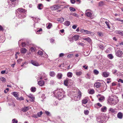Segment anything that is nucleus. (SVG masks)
Segmentation results:
<instances>
[{
    "label": "nucleus",
    "instance_id": "4d7b16f0",
    "mask_svg": "<svg viewBox=\"0 0 123 123\" xmlns=\"http://www.w3.org/2000/svg\"><path fill=\"white\" fill-rule=\"evenodd\" d=\"M54 83V81L53 80H52L50 81V84L52 85H53Z\"/></svg>",
    "mask_w": 123,
    "mask_h": 123
},
{
    "label": "nucleus",
    "instance_id": "a18cd8bd",
    "mask_svg": "<svg viewBox=\"0 0 123 123\" xmlns=\"http://www.w3.org/2000/svg\"><path fill=\"white\" fill-rule=\"evenodd\" d=\"M12 122L13 123H18V121L17 120H16V119H13L12 120Z\"/></svg>",
    "mask_w": 123,
    "mask_h": 123
},
{
    "label": "nucleus",
    "instance_id": "49530a36",
    "mask_svg": "<svg viewBox=\"0 0 123 123\" xmlns=\"http://www.w3.org/2000/svg\"><path fill=\"white\" fill-rule=\"evenodd\" d=\"M42 111H40L39 112H38L37 113V116L38 117H40L42 115Z\"/></svg>",
    "mask_w": 123,
    "mask_h": 123
},
{
    "label": "nucleus",
    "instance_id": "5fc2aeb1",
    "mask_svg": "<svg viewBox=\"0 0 123 123\" xmlns=\"http://www.w3.org/2000/svg\"><path fill=\"white\" fill-rule=\"evenodd\" d=\"M70 1L71 3L72 4H74L76 2L75 0H70Z\"/></svg>",
    "mask_w": 123,
    "mask_h": 123
},
{
    "label": "nucleus",
    "instance_id": "680f3d73",
    "mask_svg": "<svg viewBox=\"0 0 123 123\" xmlns=\"http://www.w3.org/2000/svg\"><path fill=\"white\" fill-rule=\"evenodd\" d=\"M50 41L51 43H52L55 41V40L53 39H50Z\"/></svg>",
    "mask_w": 123,
    "mask_h": 123
},
{
    "label": "nucleus",
    "instance_id": "9b49d317",
    "mask_svg": "<svg viewBox=\"0 0 123 123\" xmlns=\"http://www.w3.org/2000/svg\"><path fill=\"white\" fill-rule=\"evenodd\" d=\"M30 106H27L24 107L22 109V111L24 112H25L30 109Z\"/></svg>",
    "mask_w": 123,
    "mask_h": 123
},
{
    "label": "nucleus",
    "instance_id": "7c9ffc66",
    "mask_svg": "<svg viewBox=\"0 0 123 123\" xmlns=\"http://www.w3.org/2000/svg\"><path fill=\"white\" fill-rule=\"evenodd\" d=\"M70 23L69 21H66L64 23L65 25L66 26H68L70 25Z\"/></svg>",
    "mask_w": 123,
    "mask_h": 123
},
{
    "label": "nucleus",
    "instance_id": "69168bd1",
    "mask_svg": "<svg viewBox=\"0 0 123 123\" xmlns=\"http://www.w3.org/2000/svg\"><path fill=\"white\" fill-rule=\"evenodd\" d=\"M86 77L88 79H90V77L89 75V74H87L86 76Z\"/></svg>",
    "mask_w": 123,
    "mask_h": 123
},
{
    "label": "nucleus",
    "instance_id": "393cba45",
    "mask_svg": "<svg viewBox=\"0 0 123 123\" xmlns=\"http://www.w3.org/2000/svg\"><path fill=\"white\" fill-rule=\"evenodd\" d=\"M49 75L51 77H54L55 75V73L53 71H51L49 73Z\"/></svg>",
    "mask_w": 123,
    "mask_h": 123
},
{
    "label": "nucleus",
    "instance_id": "0eeeda50",
    "mask_svg": "<svg viewBox=\"0 0 123 123\" xmlns=\"http://www.w3.org/2000/svg\"><path fill=\"white\" fill-rule=\"evenodd\" d=\"M115 109H113L112 108H110L109 109V112L110 113H115L116 112Z\"/></svg>",
    "mask_w": 123,
    "mask_h": 123
},
{
    "label": "nucleus",
    "instance_id": "2f4dec72",
    "mask_svg": "<svg viewBox=\"0 0 123 123\" xmlns=\"http://www.w3.org/2000/svg\"><path fill=\"white\" fill-rule=\"evenodd\" d=\"M83 39L84 40H86L89 43L90 42L91 40V39L89 37L84 38Z\"/></svg>",
    "mask_w": 123,
    "mask_h": 123
},
{
    "label": "nucleus",
    "instance_id": "f704fd0d",
    "mask_svg": "<svg viewBox=\"0 0 123 123\" xmlns=\"http://www.w3.org/2000/svg\"><path fill=\"white\" fill-rule=\"evenodd\" d=\"M92 33V32L90 31H88L87 30H85V34H90Z\"/></svg>",
    "mask_w": 123,
    "mask_h": 123
},
{
    "label": "nucleus",
    "instance_id": "f3484780",
    "mask_svg": "<svg viewBox=\"0 0 123 123\" xmlns=\"http://www.w3.org/2000/svg\"><path fill=\"white\" fill-rule=\"evenodd\" d=\"M88 101L87 98H84L82 100V103L84 104H86L87 103Z\"/></svg>",
    "mask_w": 123,
    "mask_h": 123
},
{
    "label": "nucleus",
    "instance_id": "ddd939ff",
    "mask_svg": "<svg viewBox=\"0 0 123 123\" xmlns=\"http://www.w3.org/2000/svg\"><path fill=\"white\" fill-rule=\"evenodd\" d=\"M79 37L78 35H75L72 37V39L73 40L76 41L78 39Z\"/></svg>",
    "mask_w": 123,
    "mask_h": 123
},
{
    "label": "nucleus",
    "instance_id": "864d4df0",
    "mask_svg": "<svg viewBox=\"0 0 123 123\" xmlns=\"http://www.w3.org/2000/svg\"><path fill=\"white\" fill-rule=\"evenodd\" d=\"M23 61V60L22 59H20L17 60V62L18 63H19L20 62H22Z\"/></svg>",
    "mask_w": 123,
    "mask_h": 123
},
{
    "label": "nucleus",
    "instance_id": "37998d69",
    "mask_svg": "<svg viewBox=\"0 0 123 123\" xmlns=\"http://www.w3.org/2000/svg\"><path fill=\"white\" fill-rule=\"evenodd\" d=\"M52 26V24H51L49 23L47 27V28L48 29H50L51 28V26Z\"/></svg>",
    "mask_w": 123,
    "mask_h": 123
},
{
    "label": "nucleus",
    "instance_id": "79ce46f5",
    "mask_svg": "<svg viewBox=\"0 0 123 123\" xmlns=\"http://www.w3.org/2000/svg\"><path fill=\"white\" fill-rule=\"evenodd\" d=\"M118 102V101L117 99V100H114V101L112 102V103L114 105H115L117 104Z\"/></svg>",
    "mask_w": 123,
    "mask_h": 123
},
{
    "label": "nucleus",
    "instance_id": "0e129e2a",
    "mask_svg": "<svg viewBox=\"0 0 123 123\" xmlns=\"http://www.w3.org/2000/svg\"><path fill=\"white\" fill-rule=\"evenodd\" d=\"M71 15H72L74 16H76L77 15V14L75 13H71Z\"/></svg>",
    "mask_w": 123,
    "mask_h": 123
},
{
    "label": "nucleus",
    "instance_id": "6ab92c4d",
    "mask_svg": "<svg viewBox=\"0 0 123 123\" xmlns=\"http://www.w3.org/2000/svg\"><path fill=\"white\" fill-rule=\"evenodd\" d=\"M88 92L90 94H92L94 93V91L93 89L88 90Z\"/></svg>",
    "mask_w": 123,
    "mask_h": 123
},
{
    "label": "nucleus",
    "instance_id": "5701e85b",
    "mask_svg": "<svg viewBox=\"0 0 123 123\" xmlns=\"http://www.w3.org/2000/svg\"><path fill=\"white\" fill-rule=\"evenodd\" d=\"M62 74L61 73H59L57 75V78L59 79H61L62 78Z\"/></svg>",
    "mask_w": 123,
    "mask_h": 123
},
{
    "label": "nucleus",
    "instance_id": "1a4fd4ad",
    "mask_svg": "<svg viewBox=\"0 0 123 123\" xmlns=\"http://www.w3.org/2000/svg\"><path fill=\"white\" fill-rule=\"evenodd\" d=\"M88 10H86L85 12L86 16L88 17H92V14L90 12H88Z\"/></svg>",
    "mask_w": 123,
    "mask_h": 123
},
{
    "label": "nucleus",
    "instance_id": "052dcab7",
    "mask_svg": "<svg viewBox=\"0 0 123 123\" xmlns=\"http://www.w3.org/2000/svg\"><path fill=\"white\" fill-rule=\"evenodd\" d=\"M78 44L81 46H83L84 45V44L82 43H79Z\"/></svg>",
    "mask_w": 123,
    "mask_h": 123
},
{
    "label": "nucleus",
    "instance_id": "bf43d9fd",
    "mask_svg": "<svg viewBox=\"0 0 123 123\" xmlns=\"http://www.w3.org/2000/svg\"><path fill=\"white\" fill-rule=\"evenodd\" d=\"M77 27V25H74L72 27V28L74 29H75Z\"/></svg>",
    "mask_w": 123,
    "mask_h": 123
},
{
    "label": "nucleus",
    "instance_id": "bb28decb",
    "mask_svg": "<svg viewBox=\"0 0 123 123\" xmlns=\"http://www.w3.org/2000/svg\"><path fill=\"white\" fill-rule=\"evenodd\" d=\"M26 49L25 48H22L21 49V52L22 53H24L26 52Z\"/></svg>",
    "mask_w": 123,
    "mask_h": 123
},
{
    "label": "nucleus",
    "instance_id": "58836bf2",
    "mask_svg": "<svg viewBox=\"0 0 123 123\" xmlns=\"http://www.w3.org/2000/svg\"><path fill=\"white\" fill-rule=\"evenodd\" d=\"M37 53L38 54L40 55H43V52L42 51H39Z\"/></svg>",
    "mask_w": 123,
    "mask_h": 123
},
{
    "label": "nucleus",
    "instance_id": "b1692460",
    "mask_svg": "<svg viewBox=\"0 0 123 123\" xmlns=\"http://www.w3.org/2000/svg\"><path fill=\"white\" fill-rule=\"evenodd\" d=\"M12 95L16 98H17L18 96V94L17 92H14L12 93Z\"/></svg>",
    "mask_w": 123,
    "mask_h": 123
},
{
    "label": "nucleus",
    "instance_id": "de8ad7c7",
    "mask_svg": "<svg viewBox=\"0 0 123 123\" xmlns=\"http://www.w3.org/2000/svg\"><path fill=\"white\" fill-rule=\"evenodd\" d=\"M31 49L32 51H34L36 50V48L35 47H31Z\"/></svg>",
    "mask_w": 123,
    "mask_h": 123
},
{
    "label": "nucleus",
    "instance_id": "a211bd4d",
    "mask_svg": "<svg viewBox=\"0 0 123 123\" xmlns=\"http://www.w3.org/2000/svg\"><path fill=\"white\" fill-rule=\"evenodd\" d=\"M101 84L99 82H98L95 83V86L97 88L101 86Z\"/></svg>",
    "mask_w": 123,
    "mask_h": 123
},
{
    "label": "nucleus",
    "instance_id": "f257e3e1",
    "mask_svg": "<svg viewBox=\"0 0 123 123\" xmlns=\"http://www.w3.org/2000/svg\"><path fill=\"white\" fill-rule=\"evenodd\" d=\"M64 92L62 89H57L54 91V94L55 97L61 100L64 97Z\"/></svg>",
    "mask_w": 123,
    "mask_h": 123
},
{
    "label": "nucleus",
    "instance_id": "4c0bfd02",
    "mask_svg": "<svg viewBox=\"0 0 123 123\" xmlns=\"http://www.w3.org/2000/svg\"><path fill=\"white\" fill-rule=\"evenodd\" d=\"M31 18H33L32 19L33 20V21H34V22H36L35 21V20L36 19H37L38 20H40V19H39V18H35L34 17H31Z\"/></svg>",
    "mask_w": 123,
    "mask_h": 123
},
{
    "label": "nucleus",
    "instance_id": "20e7f679",
    "mask_svg": "<svg viewBox=\"0 0 123 123\" xmlns=\"http://www.w3.org/2000/svg\"><path fill=\"white\" fill-rule=\"evenodd\" d=\"M116 55L118 57H121L123 56V52L122 51L120 50H119L115 52Z\"/></svg>",
    "mask_w": 123,
    "mask_h": 123
},
{
    "label": "nucleus",
    "instance_id": "603ef678",
    "mask_svg": "<svg viewBox=\"0 0 123 123\" xmlns=\"http://www.w3.org/2000/svg\"><path fill=\"white\" fill-rule=\"evenodd\" d=\"M17 5V4L16 3V2H13L12 4V6L13 7H15Z\"/></svg>",
    "mask_w": 123,
    "mask_h": 123
},
{
    "label": "nucleus",
    "instance_id": "7ed1b4c3",
    "mask_svg": "<svg viewBox=\"0 0 123 123\" xmlns=\"http://www.w3.org/2000/svg\"><path fill=\"white\" fill-rule=\"evenodd\" d=\"M81 95V93L80 91H79L77 94L74 95V99L75 101L79 100L80 99Z\"/></svg>",
    "mask_w": 123,
    "mask_h": 123
},
{
    "label": "nucleus",
    "instance_id": "4be33fe9",
    "mask_svg": "<svg viewBox=\"0 0 123 123\" xmlns=\"http://www.w3.org/2000/svg\"><path fill=\"white\" fill-rule=\"evenodd\" d=\"M38 8L40 10H41L43 7V5L42 4H39L37 6Z\"/></svg>",
    "mask_w": 123,
    "mask_h": 123
},
{
    "label": "nucleus",
    "instance_id": "a19ab883",
    "mask_svg": "<svg viewBox=\"0 0 123 123\" xmlns=\"http://www.w3.org/2000/svg\"><path fill=\"white\" fill-rule=\"evenodd\" d=\"M0 79L1 81L4 82H5L6 81L5 79L3 77H1L0 78Z\"/></svg>",
    "mask_w": 123,
    "mask_h": 123
},
{
    "label": "nucleus",
    "instance_id": "8fccbe9b",
    "mask_svg": "<svg viewBox=\"0 0 123 123\" xmlns=\"http://www.w3.org/2000/svg\"><path fill=\"white\" fill-rule=\"evenodd\" d=\"M45 113L47 116H50V112L48 111H45Z\"/></svg>",
    "mask_w": 123,
    "mask_h": 123
},
{
    "label": "nucleus",
    "instance_id": "09e8293b",
    "mask_svg": "<svg viewBox=\"0 0 123 123\" xmlns=\"http://www.w3.org/2000/svg\"><path fill=\"white\" fill-rule=\"evenodd\" d=\"M89 113L88 111L87 110H85L84 111V113L86 115H87Z\"/></svg>",
    "mask_w": 123,
    "mask_h": 123
},
{
    "label": "nucleus",
    "instance_id": "3c124183",
    "mask_svg": "<svg viewBox=\"0 0 123 123\" xmlns=\"http://www.w3.org/2000/svg\"><path fill=\"white\" fill-rule=\"evenodd\" d=\"M119 34L123 36V31H119Z\"/></svg>",
    "mask_w": 123,
    "mask_h": 123
},
{
    "label": "nucleus",
    "instance_id": "ea45409f",
    "mask_svg": "<svg viewBox=\"0 0 123 123\" xmlns=\"http://www.w3.org/2000/svg\"><path fill=\"white\" fill-rule=\"evenodd\" d=\"M93 72L94 74L96 75L98 74L99 73L98 71L96 69H95L94 70Z\"/></svg>",
    "mask_w": 123,
    "mask_h": 123
},
{
    "label": "nucleus",
    "instance_id": "f8f14e48",
    "mask_svg": "<svg viewBox=\"0 0 123 123\" xmlns=\"http://www.w3.org/2000/svg\"><path fill=\"white\" fill-rule=\"evenodd\" d=\"M105 23L107 26V28L109 29H110L111 28L110 24H111L110 22L108 20L107 21H105Z\"/></svg>",
    "mask_w": 123,
    "mask_h": 123
},
{
    "label": "nucleus",
    "instance_id": "6e6d98bb",
    "mask_svg": "<svg viewBox=\"0 0 123 123\" xmlns=\"http://www.w3.org/2000/svg\"><path fill=\"white\" fill-rule=\"evenodd\" d=\"M118 82H120L122 83H123V80L121 79H119L118 80Z\"/></svg>",
    "mask_w": 123,
    "mask_h": 123
},
{
    "label": "nucleus",
    "instance_id": "72a5a7b5",
    "mask_svg": "<svg viewBox=\"0 0 123 123\" xmlns=\"http://www.w3.org/2000/svg\"><path fill=\"white\" fill-rule=\"evenodd\" d=\"M105 98L103 96H101L100 98H98V99L99 101L103 100Z\"/></svg>",
    "mask_w": 123,
    "mask_h": 123
},
{
    "label": "nucleus",
    "instance_id": "e2e57ef3",
    "mask_svg": "<svg viewBox=\"0 0 123 123\" xmlns=\"http://www.w3.org/2000/svg\"><path fill=\"white\" fill-rule=\"evenodd\" d=\"M64 54H63V53H60L59 54V57H62L63 56H64Z\"/></svg>",
    "mask_w": 123,
    "mask_h": 123
},
{
    "label": "nucleus",
    "instance_id": "a878e982",
    "mask_svg": "<svg viewBox=\"0 0 123 123\" xmlns=\"http://www.w3.org/2000/svg\"><path fill=\"white\" fill-rule=\"evenodd\" d=\"M64 84L65 86H67L68 84V81L67 80H66L64 81Z\"/></svg>",
    "mask_w": 123,
    "mask_h": 123
},
{
    "label": "nucleus",
    "instance_id": "473e14b6",
    "mask_svg": "<svg viewBox=\"0 0 123 123\" xmlns=\"http://www.w3.org/2000/svg\"><path fill=\"white\" fill-rule=\"evenodd\" d=\"M105 2L103 1H100L98 3V5L101 6L104 5Z\"/></svg>",
    "mask_w": 123,
    "mask_h": 123
},
{
    "label": "nucleus",
    "instance_id": "39448f33",
    "mask_svg": "<svg viewBox=\"0 0 123 123\" xmlns=\"http://www.w3.org/2000/svg\"><path fill=\"white\" fill-rule=\"evenodd\" d=\"M60 7V6L59 5H55L52 6L51 8V10H55L58 9Z\"/></svg>",
    "mask_w": 123,
    "mask_h": 123
},
{
    "label": "nucleus",
    "instance_id": "423d86ee",
    "mask_svg": "<svg viewBox=\"0 0 123 123\" xmlns=\"http://www.w3.org/2000/svg\"><path fill=\"white\" fill-rule=\"evenodd\" d=\"M105 119L104 116H102V115H101L98 118V119H100V120H99L98 121L103 123L104 122Z\"/></svg>",
    "mask_w": 123,
    "mask_h": 123
},
{
    "label": "nucleus",
    "instance_id": "13d9d810",
    "mask_svg": "<svg viewBox=\"0 0 123 123\" xmlns=\"http://www.w3.org/2000/svg\"><path fill=\"white\" fill-rule=\"evenodd\" d=\"M85 30L83 29H82L80 31V32L82 33H83L85 34Z\"/></svg>",
    "mask_w": 123,
    "mask_h": 123
},
{
    "label": "nucleus",
    "instance_id": "338daca9",
    "mask_svg": "<svg viewBox=\"0 0 123 123\" xmlns=\"http://www.w3.org/2000/svg\"><path fill=\"white\" fill-rule=\"evenodd\" d=\"M56 3H62V2L61 1L57 0L56 1Z\"/></svg>",
    "mask_w": 123,
    "mask_h": 123
},
{
    "label": "nucleus",
    "instance_id": "774afa93",
    "mask_svg": "<svg viewBox=\"0 0 123 123\" xmlns=\"http://www.w3.org/2000/svg\"><path fill=\"white\" fill-rule=\"evenodd\" d=\"M33 117L35 118H37V115H33Z\"/></svg>",
    "mask_w": 123,
    "mask_h": 123
},
{
    "label": "nucleus",
    "instance_id": "c756f323",
    "mask_svg": "<svg viewBox=\"0 0 123 123\" xmlns=\"http://www.w3.org/2000/svg\"><path fill=\"white\" fill-rule=\"evenodd\" d=\"M107 57L110 59H112L114 57L111 54H110L108 55H107Z\"/></svg>",
    "mask_w": 123,
    "mask_h": 123
},
{
    "label": "nucleus",
    "instance_id": "c85d7f7f",
    "mask_svg": "<svg viewBox=\"0 0 123 123\" xmlns=\"http://www.w3.org/2000/svg\"><path fill=\"white\" fill-rule=\"evenodd\" d=\"M31 91L33 92H34L36 91V88L34 87H32L31 88Z\"/></svg>",
    "mask_w": 123,
    "mask_h": 123
},
{
    "label": "nucleus",
    "instance_id": "dca6fc26",
    "mask_svg": "<svg viewBox=\"0 0 123 123\" xmlns=\"http://www.w3.org/2000/svg\"><path fill=\"white\" fill-rule=\"evenodd\" d=\"M107 107L105 106H103L101 109V111L102 112H105L107 111Z\"/></svg>",
    "mask_w": 123,
    "mask_h": 123
},
{
    "label": "nucleus",
    "instance_id": "412c9836",
    "mask_svg": "<svg viewBox=\"0 0 123 123\" xmlns=\"http://www.w3.org/2000/svg\"><path fill=\"white\" fill-rule=\"evenodd\" d=\"M82 74V72L81 71H76L75 72L76 75L78 76H80Z\"/></svg>",
    "mask_w": 123,
    "mask_h": 123
},
{
    "label": "nucleus",
    "instance_id": "6e6552de",
    "mask_svg": "<svg viewBox=\"0 0 123 123\" xmlns=\"http://www.w3.org/2000/svg\"><path fill=\"white\" fill-rule=\"evenodd\" d=\"M123 116V114L121 112H119L117 114V118L120 119H122Z\"/></svg>",
    "mask_w": 123,
    "mask_h": 123
},
{
    "label": "nucleus",
    "instance_id": "e433bc0d",
    "mask_svg": "<svg viewBox=\"0 0 123 123\" xmlns=\"http://www.w3.org/2000/svg\"><path fill=\"white\" fill-rule=\"evenodd\" d=\"M73 55H74L73 54H69L68 55L67 57L68 58H70L72 57Z\"/></svg>",
    "mask_w": 123,
    "mask_h": 123
},
{
    "label": "nucleus",
    "instance_id": "2eb2a0df",
    "mask_svg": "<svg viewBox=\"0 0 123 123\" xmlns=\"http://www.w3.org/2000/svg\"><path fill=\"white\" fill-rule=\"evenodd\" d=\"M102 75L104 77H106L108 76L109 74L108 73L106 72H104L103 73Z\"/></svg>",
    "mask_w": 123,
    "mask_h": 123
},
{
    "label": "nucleus",
    "instance_id": "c9c22d12",
    "mask_svg": "<svg viewBox=\"0 0 123 123\" xmlns=\"http://www.w3.org/2000/svg\"><path fill=\"white\" fill-rule=\"evenodd\" d=\"M69 9L71 12H74L76 10L73 7H70Z\"/></svg>",
    "mask_w": 123,
    "mask_h": 123
},
{
    "label": "nucleus",
    "instance_id": "4468645a",
    "mask_svg": "<svg viewBox=\"0 0 123 123\" xmlns=\"http://www.w3.org/2000/svg\"><path fill=\"white\" fill-rule=\"evenodd\" d=\"M28 97L31 98L30 100L31 101H33L34 99V98L32 95L30 94L28 96Z\"/></svg>",
    "mask_w": 123,
    "mask_h": 123
},
{
    "label": "nucleus",
    "instance_id": "f03ea898",
    "mask_svg": "<svg viewBox=\"0 0 123 123\" xmlns=\"http://www.w3.org/2000/svg\"><path fill=\"white\" fill-rule=\"evenodd\" d=\"M19 14V18L22 19L25 17V14L24 13L25 11L24 9L21 8H18L16 11Z\"/></svg>",
    "mask_w": 123,
    "mask_h": 123
},
{
    "label": "nucleus",
    "instance_id": "cd10ccee",
    "mask_svg": "<svg viewBox=\"0 0 123 123\" xmlns=\"http://www.w3.org/2000/svg\"><path fill=\"white\" fill-rule=\"evenodd\" d=\"M67 76L68 77L71 78L73 76L72 73L71 72H69L67 74Z\"/></svg>",
    "mask_w": 123,
    "mask_h": 123
},
{
    "label": "nucleus",
    "instance_id": "aec40b11",
    "mask_svg": "<svg viewBox=\"0 0 123 123\" xmlns=\"http://www.w3.org/2000/svg\"><path fill=\"white\" fill-rule=\"evenodd\" d=\"M38 84L40 86H42L44 84V81L43 80L39 81L38 82Z\"/></svg>",
    "mask_w": 123,
    "mask_h": 123
},
{
    "label": "nucleus",
    "instance_id": "c03bdc74",
    "mask_svg": "<svg viewBox=\"0 0 123 123\" xmlns=\"http://www.w3.org/2000/svg\"><path fill=\"white\" fill-rule=\"evenodd\" d=\"M16 98L17 100H20V101L23 100L24 99L22 97H21L19 98L18 97H17V98Z\"/></svg>",
    "mask_w": 123,
    "mask_h": 123
},
{
    "label": "nucleus",
    "instance_id": "9d476101",
    "mask_svg": "<svg viewBox=\"0 0 123 123\" xmlns=\"http://www.w3.org/2000/svg\"><path fill=\"white\" fill-rule=\"evenodd\" d=\"M31 62L32 64L35 66H37L39 65L38 63L36 61H31Z\"/></svg>",
    "mask_w": 123,
    "mask_h": 123
}]
</instances>
